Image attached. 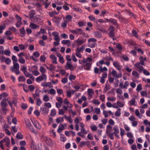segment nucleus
Here are the masks:
<instances>
[{
  "label": "nucleus",
  "instance_id": "1",
  "mask_svg": "<svg viewBox=\"0 0 150 150\" xmlns=\"http://www.w3.org/2000/svg\"><path fill=\"white\" fill-rule=\"evenodd\" d=\"M13 66L10 67V70L12 72H15L16 75H18L20 73L19 71V65L17 62L13 63Z\"/></svg>",
  "mask_w": 150,
  "mask_h": 150
},
{
  "label": "nucleus",
  "instance_id": "2",
  "mask_svg": "<svg viewBox=\"0 0 150 150\" xmlns=\"http://www.w3.org/2000/svg\"><path fill=\"white\" fill-rule=\"evenodd\" d=\"M25 121L26 126L28 128L31 132L34 133L35 134H37V132L35 131L29 119H25Z\"/></svg>",
  "mask_w": 150,
  "mask_h": 150
},
{
  "label": "nucleus",
  "instance_id": "3",
  "mask_svg": "<svg viewBox=\"0 0 150 150\" xmlns=\"http://www.w3.org/2000/svg\"><path fill=\"white\" fill-rule=\"evenodd\" d=\"M69 31L73 33L74 34L78 36L79 35H82L83 34V31L80 28H77L75 30L69 29Z\"/></svg>",
  "mask_w": 150,
  "mask_h": 150
},
{
  "label": "nucleus",
  "instance_id": "4",
  "mask_svg": "<svg viewBox=\"0 0 150 150\" xmlns=\"http://www.w3.org/2000/svg\"><path fill=\"white\" fill-rule=\"evenodd\" d=\"M111 73L115 78H120L122 76V74L121 71L117 74V71L114 69H113L112 70Z\"/></svg>",
  "mask_w": 150,
  "mask_h": 150
},
{
  "label": "nucleus",
  "instance_id": "5",
  "mask_svg": "<svg viewBox=\"0 0 150 150\" xmlns=\"http://www.w3.org/2000/svg\"><path fill=\"white\" fill-rule=\"evenodd\" d=\"M47 79V76L45 74H42L40 76L36 78V81L38 83H40L43 80H46Z\"/></svg>",
  "mask_w": 150,
  "mask_h": 150
},
{
  "label": "nucleus",
  "instance_id": "6",
  "mask_svg": "<svg viewBox=\"0 0 150 150\" xmlns=\"http://www.w3.org/2000/svg\"><path fill=\"white\" fill-rule=\"evenodd\" d=\"M129 119L130 121L132 122V126L136 127L138 124V122L136 121V118L133 116H131L129 118Z\"/></svg>",
  "mask_w": 150,
  "mask_h": 150
},
{
  "label": "nucleus",
  "instance_id": "7",
  "mask_svg": "<svg viewBox=\"0 0 150 150\" xmlns=\"http://www.w3.org/2000/svg\"><path fill=\"white\" fill-rule=\"evenodd\" d=\"M4 142L6 144L5 145L6 146L8 147L10 144V140L8 137H5L2 140L0 141V143L1 144H3Z\"/></svg>",
  "mask_w": 150,
  "mask_h": 150
},
{
  "label": "nucleus",
  "instance_id": "8",
  "mask_svg": "<svg viewBox=\"0 0 150 150\" xmlns=\"http://www.w3.org/2000/svg\"><path fill=\"white\" fill-rule=\"evenodd\" d=\"M113 129L114 131L113 132L116 137L119 138V134L120 133V130L118 126L117 125H115L113 127Z\"/></svg>",
  "mask_w": 150,
  "mask_h": 150
},
{
  "label": "nucleus",
  "instance_id": "9",
  "mask_svg": "<svg viewBox=\"0 0 150 150\" xmlns=\"http://www.w3.org/2000/svg\"><path fill=\"white\" fill-rule=\"evenodd\" d=\"M134 66L137 69H138V71L139 73H140L143 70L144 67L139 62H137L134 64Z\"/></svg>",
  "mask_w": 150,
  "mask_h": 150
},
{
  "label": "nucleus",
  "instance_id": "10",
  "mask_svg": "<svg viewBox=\"0 0 150 150\" xmlns=\"http://www.w3.org/2000/svg\"><path fill=\"white\" fill-rule=\"evenodd\" d=\"M34 126L37 129L40 130L41 128V126L40 124L36 120H31Z\"/></svg>",
  "mask_w": 150,
  "mask_h": 150
},
{
  "label": "nucleus",
  "instance_id": "11",
  "mask_svg": "<svg viewBox=\"0 0 150 150\" xmlns=\"http://www.w3.org/2000/svg\"><path fill=\"white\" fill-rule=\"evenodd\" d=\"M113 65L118 70L119 72L121 71V70L122 67V66L120 65V63L117 62H113Z\"/></svg>",
  "mask_w": 150,
  "mask_h": 150
},
{
  "label": "nucleus",
  "instance_id": "12",
  "mask_svg": "<svg viewBox=\"0 0 150 150\" xmlns=\"http://www.w3.org/2000/svg\"><path fill=\"white\" fill-rule=\"evenodd\" d=\"M100 64H105L107 66H109L110 65V62H105L104 60L103 59L99 61L96 63V65L97 66H100L99 65Z\"/></svg>",
  "mask_w": 150,
  "mask_h": 150
},
{
  "label": "nucleus",
  "instance_id": "13",
  "mask_svg": "<svg viewBox=\"0 0 150 150\" xmlns=\"http://www.w3.org/2000/svg\"><path fill=\"white\" fill-rule=\"evenodd\" d=\"M10 99V98H8L7 99H3L0 103V105L2 107H6L8 105V104L7 102V101L9 100Z\"/></svg>",
  "mask_w": 150,
  "mask_h": 150
},
{
  "label": "nucleus",
  "instance_id": "14",
  "mask_svg": "<svg viewBox=\"0 0 150 150\" xmlns=\"http://www.w3.org/2000/svg\"><path fill=\"white\" fill-rule=\"evenodd\" d=\"M94 91L93 89L91 88H88L87 90V93L89 97V99H91L93 97V95L94 94Z\"/></svg>",
  "mask_w": 150,
  "mask_h": 150
},
{
  "label": "nucleus",
  "instance_id": "15",
  "mask_svg": "<svg viewBox=\"0 0 150 150\" xmlns=\"http://www.w3.org/2000/svg\"><path fill=\"white\" fill-rule=\"evenodd\" d=\"M44 140L47 145L50 146H52V142L50 137H45Z\"/></svg>",
  "mask_w": 150,
  "mask_h": 150
},
{
  "label": "nucleus",
  "instance_id": "16",
  "mask_svg": "<svg viewBox=\"0 0 150 150\" xmlns=\"http://www.w3.org/2000/svg\"><path fill=\"white\" fill-rule=\"evenodd\" d=\"M52 35L54 37V39L56 41H60V39L59 37V33L56 31L52 33Z\"/></svg>",
  "mask_w": 150,
  "mask_h": 150
},
{
  "label": "nucleus",
  "instance_id": "17",
  "mask_svg": "<svg viewBox=\"0 0 150 150\" xmlns=\"http://www.w3.org/2000/svg\"><path fill=\"white\" fill-rule=\"evenodd\" d=\"M50 58L52 60V62L53 63L55 64H57V58L55 55H51L50 57Z\"/></svg>",
  "mask_w": 150,
  "mask_h": 150
},
{
  "label": "nucleus",
  "instance_id": "18",
  "mask_svg": "<svg viewBox=\"0 0 150 150\" xmlns=\"http://www.w3.org/2000/svg\"><path fill=\"white\" fill-rule=\"evenodd\" d=\"M8 103L11 107L12 110H13V108L12 106V104H13L15 106H16L17 104V102L16 100H13L12 102H11L10 99H9V100L8 101Z\"/></svg>",
  "mask_w": 150,
  "mask_h": 150
},
{
  "label": "nucleus",
  "instance_id": "19",
  "mask_svg": "<svg viewBox=\"0 0 150 150\" xmlns=\"http://www.w3.org/2000/svg\"><path fill=\"white\" fill-rule=\"evenodd\" d=\"M23 73L26 77H29L33 81L34 80V77L31 74H30L27 71H25Z\"/></svg>",
  "mask_w": 150,
  "mask_h": 150
},
{
  "label": "nucleus",
  "instance_id": "20",
  "mask_svg": "<svg viewBox=\"0 0 150 150\" xmlns=\"http://www.w3.org/2000/svg\"><path fill=\"white\" fill-rule=\"evenodd\" d=\"M40 92L39 90L38 89L35 90V93L33 94V98L35 99L39 98Z\"/></svg>",
  "mask_w": 150,
  "mask_h": 150
},
{
  "label": "nucleus",
  "instance_id": "21",
  "mask_svg": "<svg viewBox=\"0 0 150 150\" xmlns=\"http://www.w3.org/2000/svg\"><path fill=\"white\" fill-rule=\"evenodd\" d=\"M92 63L89 62H86L85 65H83L85 70H90L91 69Z\"/></svg>",
  "mask_w": 150,
  "mask_h": 150
},
{
  "label": "nucleus",
  "instance_id": "22",
  "mask_svg": "<svg viewBox=\"0 0 150 150\" xmlns=\"http://www.w3.org/2000/svg\"><path fill=\"white\" fill-rule=\"evenodd\" d=\"M29 27L32 29L35 30L37 28L39 29V26L35 23L31 22L29 25Z\"/></svg>",
  "mask_w": 150,
  "mask_h": 150
},
{
  "label": "nucleus",
  "instance_id": "23",
  "mask_svg": "<svg viewBox=\"0 0 150 150\" xmlns=\"http://www.w3.org/2000/svg\"><path fill=\"white\" fill-rule=\"evenodd\" d=\"M64 45H66L68 46H70L71 45L70 41L69 40H63L61 42Z\"/></svg>",
  "mask_w": 150,
  "mask_h": 150
},
{
  "label": "nucleus",
  "instance_id": "24",
  "mask_svg": "<svg viewBox=\"0 0 150 150\" xmlns=\"http://www.w3.org/2000/svg\"><path fill=\"white\" fill-rule=\"evenodd\" d=\"M41 1L42 2L43 4L45 6V8H47L51 4V2L48 1V0H46L45 1L41 0Z\"/></svg>",
  "mask_w": 150,
  "mask_h": 150
},
{
  "label": "nucleus",
  "instance_id": "25",
  "mask_svg": "<svg viewBox=\"0 0 150 150\" xmlns=\"http://www.w3.org/2000/svg\"><path fill=\"white\" fill-rule=\"evenodd\" d=\"M64 125L62 124H60L58 127L57 131L59 133H60L62 130L64 129Z\"/></svg>",
  "mask_w": 150,
  "mask_h": 150
},
{
  "label": "nucleus",
  "instance_id": "26",
  "mask_svg": "<svg viewBox=\"0 0 150 150\" xmlns=\"http://www.w3.org/2000/svg\"><path fill=\"white\" fill-rule=\"evenodd\" d=\"M112 127L110 125H108L106 128V134L112 133Z\"/></svg>",
  "mask_w": 150,
  "mask_h": 150
},
{
  "label": "nucleus",
  "instance_id": "27",
  "mask_svg": "<svg viewBox=\"0 0 150 150\" xmlns=\"http://www.w3.org/2000/svg\"><path fill=\"white\" fill-rule=\"evenodd\" d=\"M139 59L140 60V61L139 62L142 65H145L144 62L146 61V57L144 58L142 57L141 56L139 57Z\"/></svg>",
  "mask_w": 150,
  "mask_h": 150
},
{
  "label": "nucleus",
  "instance_id": "28",
  "mask_svg": "<svg viewBox=\"0 0 150 150\" xmlns=\"http://www.w3.org/2000/svg\"><path fill=\"white\" fill-rule=\"evenodd\" d=\"M136 103V102L134 98H132L129 102V104L130 105L135 106Z\"/></svg>",
  "mask_w": 150,
  "mask_h": 150
},
{
  "label": "nucleus",
  "instance_id": "29",
  "mask_svg": "<svg viewBox=\"0 0 150 150\" xmlns=\"http://www.w3.org/2000/svg\"><path fill=\"white\" fill-rule=\"evenodd\" d=\"M48 110L45 108H41L40 111L42 114H47L48 113Z\"/></svg>",
  "mask_w": 150,
  "mask_h": 150
},
{
  "label": "nucleus",
  "instance_id": "30",
  "mask_svg": "<svg viewBox=\"0 0 150 150\" xmlns=\"http://www.w3.org/2000/svg\"><path fill=\"white\" fill-rule=\"evenodd\" d=\"M72 18V16L69 15H67L65 18V19H66V20H64H64L65 22H70V21L71 19Z\"/></svg>",
  "mask_w": 150,
  "mask_h": 150
},
{
  "label": "nucleus",
  "instance_id": "31",
  "mask_svg": "<svg viewBox=\"0 0 150 150\" xmlns=\"http://www.w3.org/2000/svg\"><path fill=\"white\" fill-rule=\"evenodd\" d=\"M94 37L98 38H100L102 37V35L98 31H96L94 33Z\"/></svg>",
  "mask_w": 150,
  "mask_h": 150
},
{
  "label": "nucleus",
  "instance_id": "32",
  "mask_svg": "<svg viewBox=\"0 0 150 150\" xmlns=\"http://www.w3.org/2000/svg\"><path fill=\"white\" fill-rule=\"evenodd\" d=\"M107 100L111 102H114L116 100V98L115 96H109L107 98Z\"/></svg>",
  "mask_w": 150,
  "mask_h": 150
},
{
  "label": "nucleus",
  "instance_id": "33",
  "mask_svg": "<svg viewBox=\"0 0 150 150\" xmlns=\"http://www.w3.org/2000/svg\"><path fill=\"white\" fill-rule=\"evenodd\" d=\"M85 47L84 46L82 45L81 47H77L76 50L79 52H82L83 51Z\"/></svg>",
  "mask_w": 150,
  "mask_h": 150
},
{
  "label": "nucleus",
  "instance_id": "34",
  "mask_svg": "<svg viewBox=\"0 0 150 150\" xmlns=\"http://www.w3.org/2000/svg\"><path fill=\"white\" fill-rule=\"evenodd\" d=\"M95 111H93V113H96L97 115L100 114V108H95L94 109Z\"/></svg>",
  "mask_w": 150,
  "mask_h": 150
},
{
  "label": "nucleus",
  "instance_id": "35",
  "mask_svg": "<svg viewBox=\"0 0 150 150\" xmlns=\"http://www.w3.org/2000/svg\"><path fill=\"white\" fill-rule=\"evenodd\" d=\"M105 61L109 62L110 61H113V59L111 57L107 56L103 58Z\"/></svg>",
  "mask_w": 150,
  "mask_h": 150
},
{
  "label": "nucleus",
  "instance_id": "36",
  "mask_svg": "<svg viewBox=\"0 0 150 150\" xmlns=\"http://www.w3.org/2000/svg\"><path fill=\"white\" fill-rule=\"evenodd\" d=\"M121 115V109L120 108H118L117 110L115 113V115L117 117H120Z\"/></svg>",
  "mask_w": 150,
  "mask_h": 150
},
{
  "label": "nucleus",
  "instance_id": "37",
  "mask_svg": "<svg viewBox=\"0 0 150 150\" xmlns=\"http://www.w3.org/2000/svg\"><path fill=\"white\" fill-rule=\"evenodd\" d=\"M20 31L21 34V36L23 37L25 34V32L24 27L20 29Z\"/></svg>",
  "mask_w": 150,
  "mask_h": 150
},
{
  "label": "nucleus",
  "instance_id": "38",
  "mask_svg": "<svg viewBox=\"0 0 150 150\" xmlns=\"http://www.w3.org/2000/svg\"><path fill=\"white\" fill-rule=\"evenodd\" d=\"M40 72L42 74H45V73L46 71V69L42 66H40V67L39 69Z\"/></svg>",
  "mask_w": 150,
  "mask_h": 150
},
{
  "label": "nucleus",
  "instance_id": "39",
  "mask_svg": "<svg viewBox=\"0 0 150 150\" xmlns=\"http://www.w3.org/2000/svg\"><path fill=\"white\" fill-rule=\"evenodd\" d=\"M136 115L139 118H140L142 116V115H140L139 111L138 109H136L135 111Z\"/></svg>",
  "mask_w": 150,
  "mask_h": 150
},
{
  "label": "nucleus",
  "instance_id": "40",
  "mask_svg": "<svg viewBox=\"0 0 150 150\" xmlns=\"http://www.w3.org/2000/svg\"><path fill=\"white\" fill-rule=\"evenodd\" d=\"M97 44L96 42L88 44V47L91 48H94L97 46Z\"/></svg>",
  "mask_w": 150,
  "mask_h": 150
},
{
  "label": "nucleus",
  "instance_id": "41",
  "mask_svg": "<svg viewBox=\"0 0 150 150\" xmlns=\"http://www.w3.org/2000/svg\"><path fill=\"white\" fill-rule=\"evenodd\" d=\"M16 137L18 139H23V135L20 132H18L16 135Z\"/></svg>",
  "mask_w": 150,
  "mask_h": 150
},
{
  "label": "nucleus",
  "instance_id": "42",
  "mask_svg": "<svg viewBox=\"0 0 150 150\" xmlns=\"http://www.w3.org/2000/svg\"><path fill=\"white\" fill-rule=\"evenodd\" d=\"M42 99L45 102H47L50 100V98L47 95H45L44 96Z\"/></svg>",
  "mask_w": 150,
  "mask_h": 150
},
{
  "label": "nucleus",
  "instance_id": "43",
  "mask_svg": "<svg viewBox=\"0 0 150 150\" xmlns=\"http://www.w3.org/2000/svg\"><path fill=\"white\" fill-rule=\"evenodd\" d=\"M40 59L42 62H44L45 61L46 57L45 55H41L40 58Z\"/></svg>",
  "mask_w": 150,
  "mask_h": 150
},
{
  "label": "nucleus",
  "instance_id": "44",
  "mask_svg": "<svg viewBox=\"0 0 150 150\" xmlns=\"http://www.w3.org/2000/svg\"><path fill=\"white\" fill-rule=\"evenodd\" d=\"M64 121V119L62 117H59L56 119V121L57 123H59L62 122Z\"/></svg>",
  "mask_w": 150,
  "mask_h": 150
},
{
  "label": "nucleus",
  "instance_id": "45",
  "mask_svg": "<svg viewBox=\"0 0 150 150\" xmlns=\"http://www.w3.org/2000/svg\"><path fill=\"white\" fill-rule=\"evenodd\" d=\"M66 65L68 68H69L70 70H72L73 69V66L70 62H67Z\"/></svg>",
  "mask_w": 150,
  "mask_h": 150
},
{
  "label": "nucleus",
  "instance_id": "46",
  "mask_svg": "<svg viewBox=\"0 0 150 150\" xmlns=\"http://www.w3.org/2000/svg\"><path fill=\"white\" fill-rule=\"evenodd\" d=\"M18 81L19 82H24L25 80V79L24 76H20L18 78Z\"/></svg>",
  "mask_w": 150,
  "mask_h": 150
},
{
  "label": "nucleus",
  "instance_id": "47",
  "mask_svg": "<svg viewBox=\"0 0 150 150\" xmlns=\"http://www.w3.org/2000/svg\"><path fill=\"white\" fill-rule=\"evenodd\" d=\"M117 104L118 106L120 107H122L124 105V103L123 102L117 101Z\"/></svg>",
  "mask_w": 150,
  "mask_h": 150
},
{
  "label": "nucleus",
  "instance_id": "48",
  "mask_svg": "<svg viewBox=\"0 0 150 150\" xmlns=\"http://www.w3.org/2000/svg\"><path fill=\"white\" fill-rule=\"evenodd\" d=\"M36 104L37 105L40 106L42 103V101L40 99V98H37L36 99Z\"/></svg>",
  "mask_w": 150,
  "mask_h": 150
},
{
  "label": "nucleus",
  "instance_id": "49",
  "mask_svg": "<svg viewBox=\"0 0 150 150\" xmlns=\"http://www.w3.org/2000/svg\"><path fill=\"white\" fill-rule=\"evenodd\" d=\"M97 41V40L96 39L94 38H90L88 40V42H96Z\"/></svg>",
  "mask_w": 150,
  "mask_h": 150
},
{
  "label": "nucleus",
  "instance_id": "50",
  "mask_svg": "<svg viewBox=\"0 0 150 150\" xmlns=\"http://www.w3.org/2000/svg\"><path fill=\"white\" fill-rule=\"evenodd\" d=\"M94 71L95 74H100V69L97 67H95L94 68Z\"/></svg>",
  "mask_w": 150,
  "mask_h": 150
},
{
  "label": "nucleus",
  "instance_id": "51",
  "mask_svg": "<svg viewBox=\"0 0 150 150\" xmlns=\"http://www.w3.org/2000/svg\"><path fill=\"white\" fill-rule=\"evenodd\" d=\"M132 74L133 76L137 77L138 78L139 77V74L138 73L135 71H133L132 72Z\"/></svg>",
  "mask_w": 150,
  "mask_h": 150
},
{
  "label": "nucleus",
  "instance_id": "52",
  "mask_svg": "<svg viewBox=\"0 0 150 150\" xmlns=\"http://www.w3.org/2000/svg\"><path fill=\"white\" fill-rule=\"evenodd\" d=\"M33 55L36 58H38L40 56V53L38 51H35L33 53Z\"/></svg>",
  "mask_w": 150,
  "mask_h": 150
},
{
  "label": "nucleus",
  "instance_id": "53",
  "mask_svg": "<svg viewBox=\"0 0 150 150\" xmlns=\"http://www.w3.org/2000/svg\"><path fill=\"white\" fill-rule=\"evenodd\" d=\"M18 61L20 63L22 64H24L25 62V60L23 57L19 58Z\"/></svg>",
  "mask_w": 150,
  "mask_h": 150
},
{
  "label": "nucleus",
  "instance_id": "54",
  "mask_svg": "<svg viewBox=\"0 0 150 150\" xmlns=\"http://www.w3.org/2000/svg\"><path fill=\"white\" fill-rule=\"evenodd\" d=\"M56 93V91L54 88H51L49 91V93L51 95H54Z\"/></svg>",
  "mask_w": 150,
  "mask_h": 150
},
{
  "label": "nucleus",
  "instance_id": "55",
  "mask_svg": "<svg viewBox=\"0 0 150 150\" xmlns=\"http://www.w3.org/2000/svg\"><path fill=\"white\" fill-rule=\"evenodd\" d=\"M12 59L13 62V63L17 62L18 59H17L16 56H15V55H13L12 56Z\"/></svg>",
  "mask_w": 150,
  "mask_h": 150
},
{
  "label": "nucleus",
  "instance_id": "56",
  "mask_svg": "<svg viewBox=\"0 0 150 150\" xmlns=\"http://www.w3.org/2000/svg\"><path fill=\"white\" fill-rule=\"evenodd\" d=\"M78 24L80 27L84 26L85 25V23L83 21H79L78 23Z\"/></svg>",
  "mask_w": 150,
  "mask_h": 150
},
{
  "label": "nucleus",
  "instance_id": "57",
  "mask_svg": "<svg viewBox=\"0 0 150 150\" xmlns=\"http://www.w3.org/2000/svg\"><path fill=\"white\" fill-rule=\"evenodd\" d=\"M9 127L8 125L6 124H4L3 126L2 127V129L3 131L4 130L6 129H8Z\"/></svg>",
  "mask_w": 150,
  "mask_h": 150
},
{
  "label": "nucleus",
  "instance_id": "58",
  "mask_svg": "<svg viewBox=\"0 0 150 150\" xmlns=\"http://www.w3.org/2000/svg\"><path fill=\"white\" fill-rule=\"evenodd\" d=\"M73 87L76 89V91H77L80 88L81 85L80 84H78L77 85L73 86Z\"/></svg>",
  "mask_w": 150,
  "mask_h": 150
},
{
  "label": "nucleus",
  "instance_id": "59",
  "mask_svg": "<svg viewBox=\"0 0 150 150\" xmlns=\"http://www.w3.org/2000/svg\"><path fill=\"white\" fill-rule=\"evenodd\" d=\"M31 150H36V148L35 145L34 144L33 142H32L30 145Z\"/></svg>",
  "mask_w": 150,
  "mask_h": 150
},
{
  "label": "nucleus",
  "instance_id": "60",
  "mask_svg": "<svg viewBox=\"0 0 150 150\" xmlns=\"http://www.w3.org/2000/svg\"><path fill=\"white\" fill-rule=\"evenodd\" d=\"M93 103L95 105H99L100 104V102L97 99H94L93 100Z\"/></svg>",
  "mask_w": 150,
  "mask_h": 150
},
{
  "label": "nucleus",
  "instance_id": "61",
  "mask_svg": "<svg viewBox=\"0 0 150 150\" xmlns=\"http://www.w3.org/2000/svg\"><path fill=\"white\" fill-rule=\"evenodd\" d=\"M76 78V76L75 75L73 74H70L69 76V79L71 81L75 79Z\"/></svg>",
  "mask_w": 150,
  "mask_h": 150
},
{
  "label": "nucleus",
  "instance_id": "62",
  "mask_svg": "<svg viewBox=\"0 0 150 150\" xmlns=\"http://www.w3.org/2000/svg\"><path fill=\"white\" fill-rule=\"evenodd\" d=\"M60 139L62 141L64 142L67 139L64 135L61 134L60 135Z\"/></svg>",
  "mask_w": 150,
  "mask_h": 150
},
{
  "label": "nucleus",
  "instance_id": "63",
  "mask_svg": "<svg viewBox=\"0 0 150 150\" xmlns=\"http://www.w3.org/2000/svg\"><path fill=\"white\" fill-rule=\"evenodd\" d=\"M142 84H139L137 86L136 91L139 92L142 89Z\"/></svg>",
  "mask_w": 150,
  "mask_h": 150
},
{
  "label": "nucleus",
  "instance_id": "64",
  "mask_svg": "<svg viewBox=\"0 0 150 150\" xmlns=\"http://www.w3.org/2000/svg\"><path fill=\"white\" fill-rule=\"evenodd\" d=\"M88 18L90 20L92 21L95 22L96 21V19L95 17L92 15L90 16H88Z\"/></svg>",
  "mask_w": 150,
  "mask_h": 150
}]
</instances>
